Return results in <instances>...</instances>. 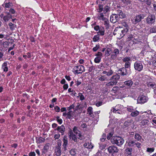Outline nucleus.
Masks as SVG:
<instances>
[{
    "instance_id": "nucleus-1",
    "label": "nucleus",
    "mask_w": 156,
    "mask_h": 156,
    "mask_svg": "<svg viewBox=\"0 0 156 156\" xmlns=\"http://www.w3.org/2000/svg\"><path fill=\"white\" fill-rule=\"evenodd\" d=\"M128 32V30L126 29L123 30L122 27H117L115 28L113 33V34L116 35L119 38H121L126 34Z\"/></svg>"
},
{
    "instance_id": "nucleus-2",
    "label": "nucleus",
    "mask_w": 156,
    "mask_h": 156,
    "mask_svg": "<svg viewBox=\"0 0 156 156\" xmlns=\"http://www.w3.org/2000/svg\"><path fill=\"white\" fill-rule=\"evenodd\" d=\"M124 141V140L122 137L119 136H114L111 139V142L113 144H116L119 146L122 145Z\"/></svg>"
},
{
    "instance_id": "nucleus-3",
    "label": "nucleus",
    "mask_w": 156,
    "mask_h": 156,
    "mask_svg": "<svg viewBox=\"0 0 156 156\" xmlns=\"http://www.w3.org/2000/svg\"><path fill=\"white\" fill-rule=\"evenodd\" d=\"M156 18L155 15L153 14L149 15L146 19V23L149 25L154 24L155 22Z\"/></svg>"
},
{
    "instance_id": "nucleus-4",
    "label": "nucleus",
    "mask_w": 156,
    "mask_h": 156,
    "mask_svg": "<svg viewBox=\"0 0 156 156\" xmlns=\"http://www.w3.org/2000/svg\"><path fill=\"white\" fill-rule=\"evenodd\" d=\"M62 142L61 140H57V145L55 149V154L57 156H60L61 153V146Z\"/></svg>"
},
{
    "instance_id": "nucleus-5",
    "label": "nucleus",
    "mask_w": 156,
    "mask_h": 156,
    "mask_svg": "<svg viewBox=\"0 0 156 156\" xmlns=\"http://www.w3.org/2000/svg\"><path fill=\"white\" fill-rule=\"evenodd\" d=\"M73 69L75 71V74H77L81 73L85 70L84 66L82 65L76 66L74 67Z\"/></svg>"
},
{
    "instance_id": "nucleus-6",
    "label": "nucleus",
    "mask_w": 156,
    "mask_h": 156,
    "mask_svg": "<svg viewBox=\"0 0 156 156\" xmlns=\"http://www.w3.org/2000/svg\"><path fill=\"white\" fill-rule=\"evenodd\" d=\"M135 69L139 72L142 71L143 68V65L140 61H136L134 64Z\"/></svg>"
},
{
    "instance_id": "nucleus-7",
    "label": "nucleus",
    "mask_w": 156,
    "mask_h": 156,
    "mask_svg": "<svg viewBox=\"0 0 156 156\" xmlns=\"http://www.w3.org/2000/svg\"><path fill=\"white\" fill-rule=\"evenodd\" d=\"M144 18V16L141 14L136 16L131 20L132 23L136 24L140 22Z\"/></svg>"
},
{
    "instance_id": "nucleus-8",
    "label": "nucleus",
    "mask_w": 156,
    "mask_h": 156,
    "mask_svg": "<svg viewBox=\"0 0 156 156\" xmlns=\"http://www.w3.org/2000/svg\"><path fill=\"white\" fill-rule=\"evenodd\" d=\"M122 60L123 62H125L124 68L126 69L130 67L131 62L130 61H131V58L130 57H126L123 58Z\"/></svg>"
},
{
    "instance_id": "nucleus-9",
    "label": "nucleus",
    "mask_w": 156,
    "mask_h": 156,
    "mask_svg": "<svg viewBox=\"0 0 156 156\" xmlns=\"http://www.w3.org/2000/svg\"><path fill=\"white\" fill-rule=\"evenodd\" d=\"M108 151L109 153L113 154L118 152L119 149L115 146L112 145L108 147Z\"/></svg>"
},
{
    "instance_id": "nucleus-10",
    "label": "nucleus",
    "mask_w": 156,
    "mask_h": 156,
    "mask_svg": "<svg viewBox=\"0 0 156 156\" xmlns=\"http://www.w3.org/2000/svg\"><path fill=\"white\" fill-rule=\"evenodd\" d=\"M122 2L125 4L127 6L126 7V9H131L132 8L131 4L132 1L131 0H121Z\"/></svg>"
},
{
    "instance_id": "nucleus-11",
    "label": "nucleus",
    "mask_w": 156,
    "mask_h": 156,
    "mask_svg": "<svg viewBox=\"0 0 156 156\" xmlns=\"http://www.w3.org/2000/svg\"><path fill=\"white\" fill-rule=\"evenodd\" d=\"M119 19L118 18V15L115 14H112L111 16L110 21L112 23H115L119 21Z\"/></svg>"
},
{
    "instance_id": "nucleus-12",
    "label": "nucleus",
    "mask_w": 156,
    "mask_h": 156,
    "mask_svg": "<svg viewBox=\"0 0 156 156\" xmlns=\"http://www.w3.org/2000/svg\"><path fill=\"white\" fill-rule=\"evenodd\" d=\"M147 101V98L144 96L139 97L137 99V102L139 103L144 104Z\"/></svg>"
},
{
    "instance_id": "nucleus-13",
    "label": "nucleus",
    "mask_w": 156,
    "mask_h": 156,
    "mask_svg": "<svg viewBox=\"0 0 156 156\" xmlns=\"http://www.w3.org/2000/svg\"><path fill=\"white\" fill-rule=\"evenodd\" d=\"M120 78V76L118 74H115L113 75L110 79V80H111L116 85L118 82V80Z\"/></svg>"
},
{
    "instance_id": "nucleus-14",
    "label": "nucleus",
    "mask_w": 156,
    "mask_h": 156,
    "mask_svg": "<svg viewBox=\"0 0 156 156\" xmlns=\"http://www.w3.org/2000/svg\"><path fill=\"white\" fill-rule=\"evenodd\" d=\"M65 128L64 126L62 125L60 126L57 127V129H55V130H57L59 132L61 133L62 135L64 134V132L65 131Z\"/></svg>"
},
{
    "instance_id": "nucleus-15",
    "label": "nucleus",
    "mask_w": 156,
    "mask_h": 156,
    "mask_svg": "<svg viewBox=\"0 0 156 156\" xmlns=\"http://www.w3.org/2000/svg\"><path fill=\"white\" fill-rule=\"evenodd\" d=\"M118 73L122 76L126 75L128 73L126 68L122 67L119 69L118 71Z\"/></svg>"
},
{
    "instance_id": "nucleus-16",
    "label": "nucleus",
    "mask_w": 156,
    "mask_h": 156,
    "mask_svg": "<svg viewBox=\"0 0 156 156\" xmlns=\"http://www.w3.org/2000/svg\"><path fill=\"white\" fill-rule=\"evenodd\" d=\"M63 143L62 145L63 147L62 149L64 151H65L66 150V146L68 144V140L66 136H64L63 138Z\"/></svg>"
},
{
    "instance_id": "nucleus-17",
    "label": "nucleus",
    "mask_w": 156,
    "mask_h": 156,
    "mask_svg": "<svg viewBox=\"0 0 156 156\" xmlns=\"http://www.w3.org/2000/svg\"><path fill=\"white\" fill-rule=\"evenodd\" d=\"M87 112L89 115L92 118L94 119L95 116L93 114V108L92 107H89L87 109Z\"/></svg>"
},
{
    "instance_id": "nucleus-18",
    "label": "nucleus",
    "mask_w": 156,
    "mask_h": 156,
    "mask_svg": "<svg viewBox=\"0 0 156 156\" xmlns=\"http://www.w3.org/2000/svg\"><path fill=\"white\" fill-rule=\"evenodd\" d=\"M74 112H73L72 111H69L67 112V115L66 118L69 119H72L73 117H76V115L74 113Z\"/></svg>"
},
{
    "instance_id": "nucleus-19",
    "label": "nucleus",
    "mask_w": 156,
    "mask_h": 156,
    "mask_svg": "<svg viewBox=\"0 0 156 156\" xmlns=\"http://www.w3.org/2000/svg\"><path fill=\"white\" fill-rule=\"evenodd\" d=\"M116 15H118V18L119 19H120V18H124L126 16L125 14L121 10L118 11L117 14H116Z\"/></svg>"
},
{
    "instance_id": "nucleus-20",
    "label": "nucleus",
    "mask_w": 156,
    "mask_h": 156,
    "mask_svg": "<svg viewBox=\"0 0 156 156\" xmlns=\"http://www.w3.org/2000/svg\"><path fill=\"white\" fill-rule=\"evenodd\" d=\"M97 78L98 80L101 81H104L108 80L107 77L105 75H100V76H98L97 77Z\"/></svg>"
},
{
    "instance_id": "nucleus-21",
    "label": "nucleus",
    "mask_w": 156,
    "mask_h": 156,
    "mask_svg": "<svg viewBox=\"0 0 156 156\" xmlns=\"http://www.w3.org/2000/svg\"><path fill=\"white\" fill-rule=\"evenodd\" d=\"M12 17V16L9 13H8L6 15L4 16L3 19L5 22H6L11 19Z\"/></svg>"
},
{
    "instance_id": "nucleus-22",
    "label": "nucleus",
    "mask_w": 156,
    "mask_h": 156,
    "mask_svg": "<svg viewBox=\"0 0 156 156\" xmlns=\"http://www.w3.org/2000/svg\"><path fill=\"white\" fill-rule=\"evenodd\" d=\"M147 85L148 87L150 88H156V83L154 82H148L147 83Z\"/></svg>"
},
{
    "instance_id": "nucleus-23",
    "label": "nucleus",
    "mask_w": 156,
    "mask_h": 156,
    "mask_svg": "<svg viewBox=\"0 0 156 156\" xmlns=\"http://www.w3.org/2000/svg\"><path fill=\"white\" fill-rule=\"evenodd\" d=\"M112 51V48H107L105 52V55L106 56H109Z\"/></svg>"
},
{
    "instance_id": "nucleus-24",
    "label": "nucleus",
    "mask_w": 156,
    "mask_h": 156,
    "mask_svg": "<svg viewBox=\"0 0 156 156\" xmlns=\"http://www.w3.org/2000/svg\"><path fill=\"white\" fill-rule=\"evenodd\" d=\"M140 112L137 110H133L130 114V115L133 117L136 116L139 114Z\"/></svg>"
},
{
    "instance_id": "nucleus-25",
    "label": "nucleus",
    "mask_w": 156,
    "mask_h": 156,
    "mask_svg": "<svg viewBox=\"0 0 156 156\" xmlns=\"http://www.w3.org/2000/svg\"><path fill=\"white\" fill-rule=\"evenodd\" d=\"M98 35L103 36L105 34V30L103 27L100 28L99 31L97 33Z\"/></svg>"
},
{
    "instance_id": "nucleus-26",
    "label": "nucleus",
    "mask_w": 156,
    "mask_h": 156,
    "mask_svg": "<svg viewBox=\"0 0 156 156\" xmlns=\"http://www.w3.org/2000/svg\"><path fill=\"white\" fill-rule=\"evenodd\" d=\"M133 83V81L131 80H128L124 82L125 84L128 87L131 86Z\"/></svg>"
},
{
    "instance_id": "nucleus-27",
    "label": "nucleus",
    "mask_w": 156,
    "mask_h": 156,
    "mask_svg": "<svg viewBox=\"0 0 156 156\" xmlns=\"http://www.w3.org/2000/svg\"><path fill=\"white\" fill-rule=\"evenodd\" d=\"M125 153L128 155H130L131 154L132 149L130 148H127L125 150Z\"/></svg>"
},
{
    "instance_id": "nucleus-28",
    "label": "nucleus",
    "mask_w": 156,
    "mask_h": 156,
    "mask_svg": "<svg viewBox=\"0 0 156 156\" xmlns=\"http://www.w3.org/2000/svg\"><path fill=\"white\" fill-rule=\"evenodd\" d=\"M148 120L147 119L143 120L140 123V125L141 126H144L147 125L148 122Z\"/></svg>"
},
{
    "instance_id": "nucleus-29",
    "label": "nucleus",
    "mask_w": 156,
    "mask_h": 156,
    "mask_svg": "<svg viewBox=\"0 0 156 156\" xmlns=\"http://www.w3.org/2000/svg\"><path fill=\"white\" fill-rule=\"evenodd\" d=\"M115 85L114 83L112 81H110L109 82L105 84V86L109 88H112L113 85Z\"/></svg>"
},
{
    "instance_id": "nucleus-30",
    "label": "nucleus",
    "mask_w": 156,
    "mask_h": 156,
    "mask_svg": "<svg viewBox=\"0 0 156 156\" xmlns=\"http://www.w3.org/2000/svg\"><path fill=\"white\" fill-rule=\"evenodd\" d=\"M8 25L9 27L10 30H14L16 26V25L12 23H10Z\"/></svg>"
},
{
    "instance_id": "nucleus-31",
    "label": "nucleus",
    "mask_w": 156,
    "mask_h": 156,
    "mask_svg": "<svg viewBox=\"0 0 156 156\" xmlns=\"http://www.w3.org/2000/svg\"><path fill=\"white\" fill-rule=\"evenodd\" d=\"M98 18L99 20H104L106 18L104 17V15L103 13L99 14L97 17Z\"/></svg>"
},
{
    "instance_id": "nucleus-32",
    "label": "nucleus",
    "mask_w": 156,
    "mask_h": 156,
    "mask_svg": "<svg viewBox=\"0 0 156 156\" xmlns=\"http://www.w3.org/2000/svg\"><path fill=\"white\" fill-rule=\"evenodd\" d=\"M122 26L124 27V28L122 27L123 29V30H125L126 29H127L128 31L129 30V27L127 23L126 22H124L122 23Z\"/></svg>"
},
{
    "instance_id": "nucleus-33",
    "label": "nucleus",
    "mask_w": 156,
    "mask_h": 156,
    "mask_svg": "<svg viewBox=\"0 0 156 156\" xmlns=\"http://www.w3.org/2000/svg\"><path fill=\"white\" fill-rule=\"evenodd\" d=\"M77 135L78 136H79L78 138L79 139L82 140L85 139V137L84 135L82 134V133L80 131L77 134Z\"/></svg>"
},
{
    "instance_id": "nucleus-34",
    "label": "nucleus",
    "mask_w": 156,
    "mask_h": 156,
    "mask_svg": "<svg viewBox=\"0 0 156 156\" xmlns=\"http://www.w3.org/2000/svg\"><path fill=\"white\" fill-rule=\"evenodd\" d=\"M134 137L135 139L139 141H140L142 138V136L138 133H136Z\"/></svg>"
},
{
    "instance_id": "nucleus-35",
    "label": "nucleus",
    "mask_w": 156,
    "mask_h": 156,
    "mask_svg": "<svg viewBox=\"0 0 156 156\" xmlns=\"http://www.w3.org/2000/svg\"><path fill=\"white\" fill-rule=\"evenodd\" d=\"M76 150L75 149H72L70 151V154L72 156H74L76 154Z\"/></svg>"
},
{
    "instance_id": "nucleus-36",
    "label": "nucleus",
    "mask_w": 156,
    "mask_h": 156,
    "mask_svg": "<svg viewBox=\"0 0 156 156\" xmlns=\"http://www.w3.org/2000/svg\"><path fill=\"white\" fill-rule=\"evenodd\" d=\"M135 143L134 141L129 140L128 142V145L129 147H133L135 145Z\"/></svg>"
},
{
    "instance_id": "nucleus-37",
    "label": "nucleus",
    "mask_w": 156,
    "mask_h": 156,
    "mask_svg": "<svg viewBox=\"0 0 156 156\" xmlns=\"http://www.w3.org/2000/svg\"><path fill=\"white\" fill-rule=\"evenodd\" d=\"M149 31L150 33H156V26H154L153 27L150 28Z\"/></svg>"
},
{
    "instance_id": "nucleus-38",
    "label": "nucleus",
    "mask_w": 156,
    "mask_h": 156,
    "mask_svg": "<svg viewBox=\"0 0 156 156\" xmlns=\"http://www.w3.org/2000/svg\"><path fill=\"white\" fill-rule=\"evenodd\" d=\"M3 5H4L5 7L9 8L12 6V4L10 2L4 3Z\"/></svg>"
},
{
    "instance_id": "nucleus-39",
    "label": "nucleus",
    "mask_w": 156,
    "mask_h": 156,
    "mask_svg": "<svg viewBox=\"0 0 156 156\" xmlns=\"http://www.w3.org/2000/svg\"><path fill=\"white\" fill-rule=\"evenodd\" d=\"M111 111H112L113 112L115 113H117L119 114H121L122 112L121 111L119 110L118 109H116L115 108H113V109L111 110Z\"/></svg>"
},
{
    "instance_id": "nucleus-40",
    "label": "nucleus",
    "mask_w": 156,
    "mask_h": 156,
    "mask_svg": "<svg viewBox=\"0 0 156 156\" xmlns=\"http://www.w3.org/2000/svg\"><path fill=\"white\" fill-rule=\"evenodd\" d=\"M45 139L41 137H40L38 138V140H37V142L38 143H40L42 142H44L45 141Z\"/></svg>"
},
{
    "instance_id": "nucleus-41",
    "label": "nucleus",
    "mask_w": 156,
    "mask_h": 156,
    "mask_svg": "<svg viewBox=\"0 0 156 156\" xmlns=\"http://www.w3.org/2000/svg\"><path fill=\"white\" fill-rule=\"evenodd\" d=\"M73 131L76 135H77V134L80 132V131L77 128L76 126H75L73 127Z\"/></svg>"
},
{
    "instance_id": "nucleus-42",
    "label": "nucleus",
    "mask_w": 156,
    "mask_h": 156,
    "mask_svg": "<svg viewBox=\"0 0 156 156\" xmlns=\"http://www.w3.org/2000/svg\"><path fill=\"white\" fill-rule=\"evenodd\" d=\"M131 120H129L125 121L124 123V125L126 127L128 126H129L130 123H131Z\"/></svg>"
},
{
    "instance_id": "nucleus-43",
    "label": "nucleus",
    "mask_w": 156,
    "mask_h": 156,
    "mask_svg": "<svg viewBox=\"0 0 156 156\" xmlns=\"http://www.w3.org/2000/svg\"><path fill=\"white\" fill-rule=\"evenodd\" d=\"M100 39L99 36L98 35H97L94 36L93 38V40L94 42H96Z\"/></svg>"
},
{
    "instance_id": "nucleus-44",
    "label": "nucleus",
    "mask_w": 156,
    "mask_h": 156,
    "mask_svg": "<svg viewBox=\"0 0 156 156\" xmlns=\"http://www.w3.org/2000/svg\"><path fill=\"white\" fill-rule=\"evenodd\" d=\"M49 148V146L48 145H46L43 149V153H45L47 151V150Z\"/></svg>"
},
{
    "instance_id": "nucleus-45",
    "label": "nucleus",
    "mask_w": 156,
    "mask_h": 156,
    "mask_svg": "<svg viewBox=\"0 0 156 156\" xmlns=\"http://www.w3.org/2000/svg\"><path fill=\"white\" fill-rule=\"evenodd\" d=\"M101 58L99 57H96L94 59V62L96 63H99L101 61Z\"/></svg>"
},
{
    "instance_id": "nucleus-46",
    "label": "nucleus",
    "mask_w": 156,
    "mask_h": 156,
    "mask_svg": "<svg viewBox=\"0 0 156 156\" xmlns=\"http://www.w3.org/2000/svg\"><path fill=\"white\" fill-rule=\"evenodd\" d=\"M119 49L116 48L114 50L112 53L114 54H115L117 56V55L119 54Z\"/></svg>"
},
{
    "instance_id": "nucleus-47",
    "label": "nucleus",
    "mask_w": 156,
    "mask_h": 156,
    "mask_svg": "<svg viewBox=\"0 0 156 156\" xmlns=\"http://www.w3.org/2000/svg\"><path fill=\"white\" fill-rule=\"evenodd\" d=\"M113 73V71L112 69H110L109 71L107 72L106 75L107 76H110L112 75Z\"/></svg>"
},
{
    "instance_id": "nucleus-48",
    "label": "nucleus",
    "mask_w": 156,
    "mask_h": 156,
    "mask_svg": "<svg viewBox=\"0 0 156 156\" xmlns=\"http://www.w3.org/2000/svg\"><path fill=\"white\" fill-rule=\"evenodd\" d=\"M102 55V54L101 52L99 51H98L97 52V53L95 55V56H96L97 57H100L101 58Z\"/></svg>"
},
{
    "instance_id": "nucleus-49",
    "label": "nucleus",
    "mask_w": 156,
    "mask_h": 156,
    "mask_svg": "<svg viewBox=\"0 0 156 156\" xmlns=\"http://www.w3.org/2000/svg\"><path fill=\"white\" fill-rule=\"evenodd\" d=\"M79 96L80 97V100H83L85 99V98L84 97V96L83 95V94L81 93H79Z\"/></svg>"
},
{
    "instance_id": "nucleus-50",
    "label": "nucleus",
    "mask_w": 156,
    "mask_h": 156,
    "mask_svg": "<svg viewBox=\"0 0 156 156\" xmlns=\"http://www.w3.org/2000/svg\"><path fill=\"white\" fill-rule=\"evenodd\" d=\"M103 21H104V24L105 25H106L107 26H108L109 24V21L106 18Z\"/></svg>"
},
{
    "instance_id": "nucleus-51",
    "label": "nucleus",
    "mask_w": 156,
    "mask_h": 156,
    "mask_svg": "<svg viewBox=\"0 0 156 156\" xmlns=\"http://www.w3.org/2000/svg\"><path fill=\"white\" fill-rule=\"evenodd\" d=\"M88 144L87 146V148L88 149H92L94 147V146L91 142H88Z\"/></svg>"
},
{
    "instance_id": "nucleus-52",
    "label": "nucleus",
    "mask_w": 156,
    "mask_h": 156,
    "mask_svg": "<svg viewBox=\"0 0 156 156\" xmlns=\"http://www.w3.org/2000/svg\"><path fill=\"white\" fill-rule=\"evenodd\" d=\"M109 10V7L108 6H105L104 9V12L105 13H106Z\"/></svg>"
},
{
    "instance_id": "nucleus-53",
    "label": "nucleus",
    "mask_w": 156,
    "mask_h": 156,
    "mask_svg": "<svg viewBox=\"0 0 156 156\" xmlns=\"http://www.w3.org/2000/svg\"><path fill=\"white\" fill-rule=\"evenodd\" d=\"M154 148H147V151L149 152H153L154 151Z\"/></svg>"
},
{
    "instance_id": "nucleus-54",
    "label": "nucleus",
    "mask_w": 156,
    "mask_h": 156,
    "mask_svg": "<svg viewBox=\"0 0 156 156\" xmlns=\"http://www.w3.org/2000/svg\"><path fill=\"white\" fill-rule=\"evenodd\" d=\"M99 47V45H96V46L94 47L93 48V50L94 51H96Z\"/></svg>"
},
{
    "instance_id": "nucleus-55",
    "label": "nucleus",
    "mask_w": 156,
    "mask_h": 156,
    "mask_svg": "<svg viewBox=\"0 0 156 156\" xmlns=\"http://www.w3.org/2000/svg\"><path fill=\"white\" fill-rule=\"evenodd\" d=\"M75 107V105L74 104L70 106L69 107L67 108V109L68 111H70V110L74 108Z\"/></svg>"
},
{
    "instance_id": "nucleus-56",
    "label": "nucleus",
    "mask_w": 156,
    "mask_h": 156,
    "mask_svg": "<svg viewBox=\"0 0 156 156\" xmlns=\"http://www.w3.org/2000/svg\"><path fill=\"white\" fill-rule=\"evenodd\" d=\"M103 9V6L102 5H99V9H98V12H102Z\"/></svg>"
},
{
    "instance_id": "nucleus-57",
    "label": "nucleus",
    "mask_w": 156,
    "mask_h": 156,
    "mask_svg": "<svg viewBox=\"0 0 156 156\" xmlns=\"http://www.w3.org/2000/svg\"><path fill=\"white\" fill-rule=\"evenodd\" d=\"M117 57V55H115V54H112L111 55V58L112 59H115Z\"/></svg>"
},
{
    "instance_id": "nucleus-58",
    "label": "nucleus",
    "mask_w": 156,
    "mask_h": 156,
    "mask_svg": "<svg viewBox=\"0 0 156 156\" xmlns=\"http://www.w3.org/2000/svg\"><path fill=\"white\" fill-rule=\"evenodd\" d=\"M113 135V134L112 133H109L108 134L107 138L108 140H110L111 137Z\"/></svg>"
},
{
    "instance_id": "nucleus-59",
    "label": "nucleus",
    "mask_w": 156,
    "mask_h": 156,
    "mask_svg": "<svg viewBox=\"0 0 156 156\" xmlns=\"http://www.w3.org/2000/svg\"><path fill=\"white\" fill-rule=\"evenodd\" d=\"M60 136V134L59 133L56 134L54 135V138L55 140L58 139H59Z\"/></svg>"
},
{
    "instance_id": "nucleus-60",
    "label": "nucleus",
    "mask_w": 156,
    "mask_h": 156,
    "mask_svg": "<svg viewBox=\"0 0 156 156\" xmlns=\"http://www.w3.org/2000/svg\"><path fill=\"white\" fill-rule=\"evenodd\" d=\"M55 110L57 112H58L60 111V108L57 106H55L54 108Z\"/></svg>"
},
{
    "instance_id": "nucleus-61",
    "label": "nucleus",
    "mask_w": 156,
    "mask_h": 156,
    "mask_svg": "<svg viewBox=\"0 0 156 156\" xmlns=\"http://www.w3.org/2000/svg\"><path fill=\"white\" fill-rule=\"evenodd\" d=\"M81 83V82L79 80H78L76 82V86H78L79 85H80Z\"/></svg>"
},
{
    "instance_id": "nucleus-62",
    "label": "nucleus",
    "mask_w": 156,
    "mask_h": 156,
    "mask_svg": "<svg viewBox=\"0 0 156 156\" xmlns=\"http://www.w3.org/2000/svg\"><path fill=\"white\" fill-rule=\"evenodd\" d=\"M72 140H73L75 142H78V140L76 136L75 137H73L71 138Z\"/></svg>"
},
{
    "instance_id": "nucleus-63",
    "label": "nucleus",
    "mask_w": 156,
    "mask_h": 156,
    "mask_svg": "<svg viewBox=\"0 0 156 156\" xmlns=\"http://www.w3.org/2000/svg\"><path fill=\"white\" fill-rule=\"evenodd\" d=\"M87 125L85 123H83L81 125V127L83 128H86L87 127Z\"/></svg>"
},
{
    "instance_id": "nucleus-64",
    "label": "nucleus",
    "mask_w": 156,
    "mask_h": 156,
    "mask_svg": "<svg viewBox=\"0 0 156 156\" xmlns=\"http://www.w3.org/2000/svg\"><path fill=\"white\" fill-rule=\"evenodd\" d=\"M35 154L34 152H30L29 154V156H35Z\"/></svg>"
}]
</instances>
